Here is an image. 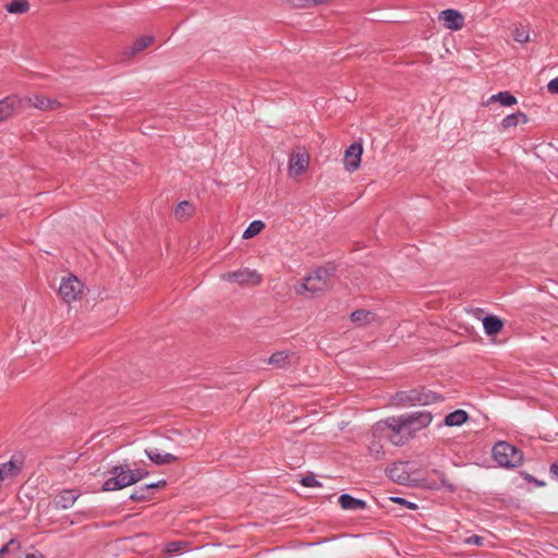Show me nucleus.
I'll use <instances>...</instances> for the list:
<instances>
[{"label":"nucleus","mask_w":558,"mask_h":558,"mask_svg":"<svg viewBox=\"0 0 558 558\" xmlns=\"http://www.w3.org/2000/svg\"><path fill=\"white\" fill-rule=\"evenodd\" d=\"M373 437L386 438L395 446H403L411 439L400 415L377 422L373 427Z\"/></svg>","instance_id":"1"},{"label":"nucleus","mask_w":558,"mask_h":558,"mask_svg":"<svg viewBox=\"0 0 558 558\" xmlns=\"http://www.w3.org/2000/svg\"><path fill=\"white\" fill-rule=\"evenodd\" d=\"M332 274L333 268L319 267L313 270L305 276L302 284L295 289L296 293L306 298L316 296L330 288Z\"/></svg>","instance_id":"2"},{"label":"nucleus","mask_w":558,"mask_h":558,"mask_svg":"<svg viewBox=\"0 0 558 558\" xmlns=\"http://www.w3.org/2000/svg\"><path fill=\"white\" fill-rule=\"evenodd\" d=\"M441 397L430 390L424 388L411 389L397 392L392 397V403L396 407L409 408L416 405H428L440 400Z\"/></svg>","instance_id":"3"},{"label":"nucleus","mask_w":558,"mask_h":558,"mask_svg":"<svg viewBox=\"0 0 558 558\" xmlns=\"http://www.w3.org/2000/svg\"><path fill=\"white\" fill-rule=\"evenodd\" d=\"M493 457L498 465L509 469L520 466L523 462L522 451L506 441H499L494 446Z\"/></svg>","instance_id":"4"},{"label":"nucleus","mask_w":558,"mask_h":558,"mask_svg":"<svg viewBox=\"0 0 558 558\" xmlns=\"http://www.w3.org/2000/svg\"><path fill=\"white\" fill-rule=\"evenodd\" d=\"M84 292L83 282L74 275L63 277L59 286V295L66 304H71L82 296Z\"/></svg>","instance_id":"5"},{"label":"nucleus","mask_w":558,"mask_h":558,"mask_svg":"<svg viewBox=\"0 0 558 558\" xmlns=\"http://www.w3.org/2000/svg\"><path fill=\"white\" fill-rule=\"evenodd\" d=\"M111 477L107 478L102 485L106 492L119 490L133 484V478L128 477V468L117 465L110 471Z\"/></svg>","instance_id":"6"},{"label":"nucleus","mask_w":558,"mask_h":558,"mask_svg":"<svg viewBox=\"0 0 558 558\" xmlns=\"http://www.w3.org/2000/svg\"><path fill=\"white\" fill-rule=\"evenodd\" d=\"M400 416L403 423L405 424V427L410 433L411 438L415 435V433L427 427L433 420L432 413L426 410L417 411L411 414H403Z\"/></svg>","instance_id":"7"},{"label":"nucleus","mask_w":558,"mask_h":558,"mask_svg":"<svg viewBox=\"0 0 558 558\" xmlns=\"http://www.w3.org/2000/svg\"><path fill=\"white\" fill-rule=\"evenodd\" d=\"M310 165V155L304 149H299L290 155L288 174L298 178L304 173Z\"/></svg>","instance_id":"8"},{"label":"nucleus","mask_w":558,"mask_h":558,"mask_svg":"<svg viewBox=\"0 0 558 558\" xmlns=\"http://www.w3.org/2000/svg\"><path fill=\"white\" fill-rule=\"evenodd\" d=\"M363 146L361 143L351 144L344 151L343 166L348 172H354L360 168Z\"/></svg>","instance_id":"9"},{"label":"nucleus","mask_w":558,"mask_h":558,"mask_svg":"<svg viewBox=\"0 0 558 558\" xmlns=\"http://www.w3.org/2000/svg\"><path fill=\"white\" fill-rule=\"evenodd\" d=\"M439 20L444 22V25L451 31H459L464 25V17L463 15L454 10V9H447L440 12Z\"/></svg>","instance_id":"10"},{"label":"nucleus","mask_w":558,"mask_h":558,"mask_svg":"<svg viewBox=\"0 0 558 558\" xmlns=\"http://www.w3.org/2000/svg\"><path fill=\"white\" fill-rule=\"evenodd\" d=\"M78 498V494L73 489H63L53 498V507L58 510L70 509Z\"/></svg>","instance_id":"11"},{"label":"nucleus","mask_w":558,"mask_h":558,"mask_svg":"<svg viewBox=\"0 0 558 558\" xmlns=\"http://www.w3.org/2000/svg\"><path fill=\"white\" fill-rule=\"evenodd\" d=\"M154 39L155 38L150 35L141 36V37L136 38V40L134 41L133 45L126 46L123 49L122 54L125 58H132L135 54H137L138 52H141L142 50H144L145 48H147L149 45H151Z\"/></svg>","instance_id":"12"},{"label":"nucleus","mask_w":558,"mask_h":558,"mask_svg":"<svg viewBox=\"0 0 558 558\" xmlns=\"http://www.w3.org/2000/svg\"><path fill=\"white\" fill-rule=\"evenodd\" d=\"M351 322L357 327H364L377 322V315L366 310H356L350 315Z\"/></svg>","instance_id":"13"},{"label":"nucleus","mask_w":558,"mask_h":558,"mask_svg":"<svg viewBox=\"0 0 558 558\" xmlns=\"http://www.w3.org/2000/svg\"><path fill=\"white\" fill-rule=\"evenodd\" d=\"M27 102L39 110H52L59 107V102L56 99L46 98L41 95H32L27 97Z\"/></svg>","instance_id":"14"},{"label":"nucleus","mask_w":558,"mask_h":558,"mask_svg":"<svg viewBox=\"0 0 558 558\" xmlns=\"http://www.w3.org/2000/svg\"><path fill=\"white\" fill-rule=\"evenodd\" d=\"M147 458L157 465L169 464L177 461V457L171 453H161L158 449H146Z\"/></svg>","instance_id":"15"},{"label":"nucleus","mask_w":558,"mask_h":558,"mask_svg":"<svg viewBox=\"0 0 558 558\" xmlns=\"http://www.w3.org/2000/svg\"><path fill=\"white\" fill-rule=\"evenodd\" d=\"M483 328L486 335L495 336L502 330L504 323L499 317L488 315L483 319Z\"/></svg>","instance_id":"16"},{"label":"nucleus","mask_w":558,"mask_h":558,"mask_svg":"<svg viewBox=\"0 0 558 558\" xmlns=\"http://www.w3.org/2000/svg\"><path fill=\"white\" fill-rule=\"evenodd\" d=\"M339 504L344 510H359L366 508V501L352 497L349 494H342L339 497Z\"/></svg>","instance_id":"17"},{"label":"nucleus","mask_w":558,"mask_h":558,"mask_svg":"<svg viewBox=\"0 0 558 558\" xmlns=\"http://www.w3.org/2000/svg\"><path fill=\"white\" fill-rule=\"evenodd\" d=\"M22 460L15 457L11 458L8 462L0 464L3 477L15 476L22 469Z\"/></svg>","instance_id":"18"},{"label":"nucleus","mask_w":558,"mask_h":558,"mask_svg":"<svg viewBox=\"0 0 558 558\" xmlns=\"http://www.w3.org/2000/svg\"><path fill=\"white\" fill-rule=\"evenodd\" d=\"M527 121V116L524 112L518 111L506 116L501 121V126L504 129H511L520 123L525 124Z\"/></svg>","instance_id":"19"},{"label":"nucleus","mask_w":558,"mask_h":558,"mask_svg":"<svg viewBox=\"0 0 558 558\" xmlns=\"http://www.w3.org/2000/svg\"><path fill=\"white\" fill-rule=\"evenodd\" d=\"M493 102H500V105L505 107H511L518 102L517 98L510 94L509 92H499L495 95H492L487 100V105Z\"/></svg>","instance_id":"20"},{"label":"nucleus","mask_w":558,"mask_h":558,"mask_svg":"<svg viewBox=\"0 0 558 558\" xmlns=\"http://www.w3.org/2000/svg\"><path fill=\"white\" fill-rule=\"evenodd\" d=\"M469 418V414L464 410H456L445 417V424L447 426H461Z\"/></svg>","instance_id":"21"},{"label":"nucleus","mask_w":558,"mask_h":558,"mask_svg":"<svg viewBox=\"0 0 558 558\" xmlns=\"http://www.w3.org/2000/svg\"><path fill=\"white\" fill-rule=\"evenodd\" d=\"M20 543L12 538L0 548V558H14V556L20 551Z\"/></svg>","instance_id":"22"},{"label":"nucleus","mask_w":558,"mask_h":558,"mask_svg":"<svg viewBox=\"0 0 558 558\" xmlns=\"http://www.w3.org/2000/svg\"><path fill=\"white\" fill-rule=\"evenodd\" d=\"M16 100L13 98H5L0 100V121L9 118L15 108Z\"/></svg>","instance_id":"23"},{"label":"nucleus","mask_w":558,"mask_h":558,"mask_svg":"<svg viewBox=\"0 0 558 558\" xmlns=\"http://www.w3.org/2000/svg\"><path fill=\"white\" fill-rule=\"evenodd\" d=\"M29 4L27 0H13L7 4V11L13 14H21L27 12Z\"/></svg>","instance_id":"24"},{"label":"nucleus","mask_w":558,"mask_h":558,"mask_svg":"<svg viewBox=\"0 0 558 558\" xmlns=\"http://www.w3.org/2000/svg\"><path fill=\"white\" fill-rule=\"evenodd\" d=\"M268 361L269 364L283 368L289 365V353L286 351L276 352L271 354Z\"/></svg>","instance_id":"25"},{"label":"nucleus","mask_w":558,"mask_h":558,"mask_svg":"<svg viewBox=\"0 0 558 558\" xmlns=\"http://www.w3.org/2000/svg\"><path fill=\"white\" fill-rule=\"evenodd\" d=\"M512 35H513L514 40L520 44H525L530 40V32L522 24L514 25Z\"/></svg>","instance_id":"26"},{"label":"nucleus","mask_w":558,"mask_h":558,"mask_svg":"<svg viewBox=\"0 0 558 558\" xmlns=\"http://www.w3.org/2000/svg\"><path fill=\"white\" fill-rule=\"evenodd\" d=\"M221 279L230 283L236 282L240 287H242L244 284V272L241 270L227 272L221 275Z\"/></svg>","instance_id":"27"},{"label":"nucleus","mask_w":558,"mask_h":558,"mask_svg":"<svg viewBox=\"0 0 558 558\" xmlns=\"http://www.w3.org/2000/svg\"><path fill=\"white\" fill-rule=\"evenodd\" d=\"M265 228V222L262 220H254L246 227V239L254 238L259 234Z\"/></svg>","instance_id":"28"},{"label":"nucleus","mask_w":558,"mask_h":558,"mask_svg":"<svg viewBox=\"0 0 558 558\" xmlns=\"http://www.w3.org/2000/svg\"><path fill=\"white\" fill-rule=\"evenodd\" d=\"M193 210V206L191 203L184 201L178 204L175 208V216L178 218H184L185 216L191 215Z\"/></svg>","instance_id":"29"},{"label":"nucleus","mask_w":558,"mask_h":558,"mask_svg":"<svg viewBox=\"0 0 558 558\" xmlns=\"http://www.w3.org/2000/svg\"><path fill=\"white\" fill-rule=\"evenodd\" d=\"M330 0H289V2L294 7H308V5H316V4H323L327 3Z\"/></svg>","instance_id":"30"},{"label":"nucleus","mask_w":558,"mask_h":558,"mask_svg":"<svg viewBox=\"0 0 558 558\" xmlns=\"http://www.w3.org/2000/svg\"><path fill=\"white\" fill-rule=\"evenodd\" d=\"M262 282V276L256 270L246 269V286H258Z\"/></svg>","instance_id":"31"},{"label":"nucleus","mask_w":558,"mask_h":558,"mask_svg":"<svg viewBox=\"0 0 558 558\" xmlns=\"http://www.w3.org/2000/svg\"><path fill=\"white\" fill-rule=\"evenodd\" d=\"M368 450L371 454L374 456L376 459H379L384 456L383 445L375 439L369 444Z\"/></svg>","instance_id":"32"},{"label":"nucleus","mask_w":558,"mask_h":558,"mask_svg":"<svg viewBox=\"0 0 558 558\" xmlns=\"http://www.w3.org/2000/svg\"><path fill=\"white\" fill-rule=\"evenodd\" d=\"M147 475H148V472H146V471H144L142 469L131 470V469L128 468V477H132L133 478V484L137 483L141 480H143Z\"/></svg>","instance_id":"33"},{"label":"nucleus","mask_w":558,"mask_h":558,"mask_svg":"<svg viewBox=\"0 0 558 558\" xmlns=\"http://www.w3.org/2000/svg\"><path fill=\"white\" fill-rule=\"evenodd\" d=\"M183 545H184V543H182V542H172L167 545L166 550L169 554H179V553H181Z\"/></svg>","instance_id":"34"},{"label":"nucleus","mask_w":558,"mask_h":558,"mask_svg":"<svg viewBox=\"0 0 558 558\" xmlns=\"http://www.w3.org/2000/svg\"><path fill=\"white\" fill-rule=\"evenodd\" d=\"M301 484L305 487H316L319 486L318 481L314 476H304L301 480Z\"/></svg>","instance_id":"35"},{"label":"nucleus","mask_w":558,"mask_h":558,"mask_svg":"<svg viewBox=\"0 0 558 558\" xmlns=\"http://www.w3.org/2000/svg\"><path fill=\"white\" fill-rule=\"evenodd\" d=\"M148 494H149V492H141V487H140L137 490H135V492L130 496V498H131L132 500H135V501L144 500V499L148 498Z\"/></svg>","instance_id":"36"},{"label":"nucleus","mask_w":558,"mask_h":558,"mask_svg":"<svg viewBox=\"0 0 558 558\" xmlns=\"http://www.w3.org/2000/svg\"><path fill=\"white\" fill-rule=\"evenodd\" d=\"M163 485H166V481L161 480V481H158L156 483H151V484H147V485L141 486V492H150L151 489L157 488V487H161Z\"/></svg>","instance_id":"37"},{"label":"nucleus","mask_w":558,"mask_h":558,"mask_svg":"<svg viewBox=\"0 0 558 558\" xmlns=\"http://www.w3.org/2000/svg\"><path fill=\"white\" fill-rule=\"evenodd\" d=\"M548 92L551 94H558V77L549 81L547 84Z\"/></svg>","instance_id":"38"},{"label":"nucleus","mask_w":558,"mask_h":558,"mask_svg":"<svg viewBox=\"0 0 558 558\" xmlns=\"http://www.w3.org/2000/svg\"><path fill=\"white\" fill-rule=\"evenodd\" d=\"M466 543L471 545H482L483 538L478 535H472L469 538H466Z\"/></svg>","instance_id":"39"},{"label":"nucleus","mask_w":558,"mask_h":558,"mask_svg":"<svg viewBox=\"0 0 558 558\" xmlns=\"http://www.w3.org/2000/svg\"><path fill=\"white\" fill-rule=\"evenodd\" d=\"M550 472L556 478H558V463H554L550 465Z\"/></svg>","instance_id":"40"},{"label":"nucleus","mask_w":558,"mask_h":558,"mask_svg":"<svg viewBox=\"0 0 558 558\" xmlns=\"http://www.w3.org/2000/svg\"><path fill=\"white\" fill-rule=\"evenodd\" d=\"M392 501L397 502V504H400V505H405L408 500H405L404 498L402 497H392L391 498Z\"/></svg>","instance_id":"41"},{"label":"nucleus","mask_w":558,"mask_h":558,"mask_svg":"<svg viewBox=\"0 0 558 558\" xmlns=\"http://www.w3.org/2000/svg\"><path fill=\"white\" fill-rule=\"evenodd\" d=\"M404 506L411 510H415L417 508V506L411 501H407V504Z\"/></svg>","instance_id":"42"},{"label":"nucleus","mask_w":558,"mask_h":558,"mask_svg":"<svg viewBox=\"0 0 558 558\" xmlns=\"http://www.w3.org/2000/svg\"><path fill=\"white\" fill-rule=\"evenodd\" d=\"M441 484L445 486L446 485V481L442 478L441 480Z\"/></svg>","instance_id":"43"},{"label":"nucleus","mask_w":558,"mask_h":558,"mask_svg":"<svg viewBox=\"0 0 558 558\" xmlns=\"http://www.w3.org/2000/svg\"><path fill=\"white\" fill-rule=\"evenodd\" d=\"M2 217V214L0 213V218Z\"/></svg>","instance_id":"44"}]
</instances>
